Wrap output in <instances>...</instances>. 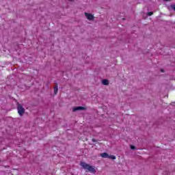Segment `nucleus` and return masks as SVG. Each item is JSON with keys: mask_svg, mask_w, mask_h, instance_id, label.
Returning <instances> with one entry per match:
<instances>
[{"mask_svg": "<svg viewBox=\"0 0 175 175\" xmlns=\"http://www.w3.org/2000/svg\"><path fill=\"white\" fill-rule=\"evenodd\" d=\"M81 166L86 170V172H90V173H96V170H95V167L94 166L90 165V164H88L85 162H81L80 163Z\"/></svg>", "mask_w": 175, "mask_h": 175, "instance_id": "1", "label": "nucleus"}, {"mask_svg": "<svg viewBox=\"0 0 175 175\" xmlns=\"http://www.w3.org/2000/svg\"><path fill=\"white\" fill-rule=\"evenodd\" d=\"M109 159H116V156L114 155H109V157H108Z\"/></svg>", "mask_w": 175, "mask_h": 175, "instance_id": "8", "label": "nucleus"}, {"mask_svg": "<svg viewBox=\"0 0 175 175\" xmlns=\"http://www.w3.org/2000/svg\"><path fill=\"white\" fill-rule=\"evenodd\" d=\"M161 72H163V70H161Z\"/></svg>", "mask_w": 175, "mask_h": 175, "instance_id": "13", "label": "nucleus"}, {"mask_svg": "<svg viewBox=\"0 0 175 175\" xmlns=\"http://www.w3.org/2000/svg\"><path fill=\"white\" fill-rule=\"evenodd\" d=\"M17 110L19 116H23L24 113H25V109L23 107V105L21 104H18Z\"/></svg>", "mask_w": 175, "mask_h": 175, "instance_id": "2", "label": "nucleus"}, {"mask_svg": "<svg viewBox=\"0 0 175 175\" xmlns=\"http://www.w3.org/2000/svg\"><path fill=\"white\" fill-rule=\"evenodd\" d=\"M102 84L103 85H109V80H107V79H103L102 80Z\"/></svg>", "mask_w": 175, "mask_h": 175, "instance_id": "6", "label": "nucleus"}, {"mask_svg": "<svg viewBox=\"0 0 175 175\" xmlns=\"http://www.w3.org/2000/svg\"><path fill=\"white\" fill-rule=\"evenodd\" d=\"M80 110H85L84 107H75L73 108L72 111H79Z\"/></svg>", "mask_w": 175, "mask_h": 175, "instance_id": "4", "label": "nucleus"}, {"mask_svg": "<svg viewBox=\"0 0 175 175\" xmlns=\"http://www.w3.org/2000/svg\"><path fill=\"white\" fill-rule=\"evenodd\" d=\"M102 158H109V154L104 152L100 154Z\"/></svg>", "mask_w": 175, "mask_h": 175, "instance_id": "7", "label": "nucleus"}, {"mask_svg": "<svg viewBox=\"0 0 175 175\" xmlns=\"http://www.w3.org/2000/svg\"><path fill=\"white\" fill-rule=\"evenodd\" d=\"M135 148H136L135 146H131V150H135Z\"/></svg>", "mask_w": 175, "mask_h": 175, "instance_id": "11", "label": "nucleus"}, {"mask_svg": "<svg viewBox=\"0 0 175 175\" xmlns=\"http://www.w3.org/2000/svg\"><path fill=\"white\" fill-rule=\"evenodd\" d=\"M54 90V94L55 95H57V94H58V85H55L53 88Z\"/></svg>", "mask_w": 175, "mask_h": 175, "instance_id": "5", "label": "nucleus"}, {"mask_svg": "<svg viewBox=\"0 0 175 175\" xmlns=\"http://www.w3.org/2000/svg\"><path fill=\"white\" fill-rule=\"evenodd\" d=\"M85 16L90 21H92V20L94 18V16L92 14L85 12Z\"/></svg>", "mask_w": 175, "mask_h": 175, "instance_id": "3", "label": "nucleus"}, {"mask_svg": "<svg viewBox=\"0 0 175 175\" xmlns=\"http://www.w3.org/2000/svg\"><path fill=\"white\" fill-rule=\"evenodd\" d=\"M92 142H93L94 143H95V142H96V139H92Z\"/></svg>", "mask_w": 175, "mask_h": 175, "instance_id": "12", "label": "nucleus"}, {"mask_svg": "<svg viewBox=\"0 0 175 175\" xmlns=\"http://www.w3.org/2000/svg\"><path fill=\"white\" fill-rule=\"evenodd\" d=\"M152 14H154L153 12H148V16H152Z\"/></svg>", "mask_w": 175, "mask_h": 175, "instance_id": "9", "label": "nucleus"}, {"mask_svg": "<svg viewBox=\"0 0 175 175\" xmlns=\"http://www.w3.org/2000/svg\"><path fill=\"white\" fill-rule=\"evenodd\" d=\"M172 9H173L175 11V5H171Z\"/></svg>", "mask_w": 175, "mask_h": 175, "instance_id": "10", "label": "nucleus"}]
</instances>
